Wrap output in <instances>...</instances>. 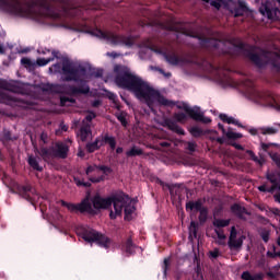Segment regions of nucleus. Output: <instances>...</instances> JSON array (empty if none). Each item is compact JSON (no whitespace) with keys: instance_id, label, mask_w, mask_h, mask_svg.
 <instances>
[{"instance_id":"28","label":"nucleus","mask_w":280,"mask_h":280,"mask_svg":"<svg viewBox=\"0 0 280 280\" xmlns=\"http://www.w3.org/2000/svg\"><path fill=\"white\" fill-rule=\"evenodd\" d=\"M232 213L238 215V218H244V213H246V209L240 205H234L231 207Z\"/></svg>"},{"instance_id":"20","label":"nucleus","mask_w":280,"mask_h":280,"mask_svg":"<svg viewBox=\"0 0 280 280\" xmlns=\"http://www.w3.org/2000/svg\"><path fill=\"white\" fill-rule=\"evenodd\" d=\"M9 12L13 14H18L19 16H30V13L23 11V5L21 3L15 2L10 9Z\"/></svg>"},{"instance_id":"26","label":"nucleus","mask_w":280,"mask_h":280,"mask_svg":"<svg viewBox=\"0 0 280 280\" xmlns=\"http://www.w3.org/2000/svg\"><path fill=\"white\" fill-rule=\"evenodd\" d=\"M262 277L264 276L261 273L253 275L249 271H245L242 273L241 279H243V280H260V279H262Z\"/></svg>"},{"instance_id":"12","label":"nucleus","mask_w":280,"mask_h":280,"mask_svg":"<svg viewBox=\"0 0 280 280\" xmlns=\"http://www.w3.org/2000/svg\"><path fill=\"white\" fill-rule=\"evenodd\" d=\"M62 207H67L68 211H81V213H92L93 212V206H91V201H89V198H85L82 203L73 205L68 203L67 201H61Z\"/></svg>"},{"instance_id":"46","label":"nucleus","mask_w":280,"mask_h":280,"mask_svg":"<svg viewBox=\"0 0 280 280\" xmlns=\"http://www.w3.org/2000/svg\"><path fill=\"white\" fill-rule=\"evenodd\" d=\"M117 119L122 124V126H126V116L124 114L118 115Z\"/></svg>"},{"instance_id":"63","label":"nucleus","mask_w":280,"mask_h":280,"mask_svg":"<svg viewBox=\"0 0 280 280\" xmlns=\"http://www.w3.org/2000/svg\"><path fill=\"white\" fill-rule=\"evenodd\" d=\"M278 245L280 246V237L278 238Z\"/></svg>"},{"instance_id":"25","label":"nucleus","mask_w":280,"mask_h":280,"mask_svg":"<svg viewBox=\"0 0 280 280\" xmlns=\"http://www.w3.org/2000/svg\"><path fill=\"white\" fill-rule=\"evenodd\" d=\"M104 145V141L96 139L94 142L89 143L86 145L88 152H95V150H100Z\"/></svg>"},{"instance_id":"13","label":"nucleus","mask_w":280,"mask_h":280,"mask_svg":"<svg viewBox=\"0 0 280 280\" xmlns=\"http://www.w3.org/2000/svg\"><path fill=\"white\" fill-rule=\"evenodd\" d=\"M272 56V54L270 52H266L261 49H256L255 54H250L249 58L253 62H255V65H257L258 67H261V65H264V62H268V58ZM273 56L277 58V60L280 62V55L278 54H273Z\"/></svg>"},{"instance_id":"59","label":"nucleus","mask_w":280,"mask_h":280,"mask_svg":"<svg viewBox=\"0 0 280 280\" xmlns=\"http://www.w3.org/2000/svg\"><path fill=\"white\" fill-rule=\"evenodd\" d=\"M61 129L65 130V132H67V126H61Z\"/></svg>"},{"instance_id":"4","label":"nucleus","mask_w":280,"mask_h":280,"mask_svg":"<svg viewBox=\"0 0 280 280\" xmlns=\"http://www.w3.org/2000/svg\"><path fill=\"white\" fill-rule=\"evenodd\" d=\"M77 233L79 237H82L84 242L88 244H93L95 242L98 246H103V248H108L110 246V240L108 237L97 233L95 230L81 225L77 229Z\"/></svg>"},{"instance_id":"52","label":"nucleus","mask_w":280,"mask_h":280,"mask_svg":"<svg viewBox=\"0 0 280 280\" xmlns=\"http://www.w3.org/2000/svg\"><path fill=\"white\" fill-rule=\"evenodd\" d=\"M0 54H5V47L0 44Z\"/></svg>"},{"instance_id":"53","label":"nucleus","mask_w":280,"mask_h":280,"mask_svg":"<svg viewBox=\"0 0 280 280\" xmlns=\"http://www.w3.org/2000/svg\"><path fill=\"white\" fill-rule=\"evenodd\" d=\"M275 200H276V202H279V205H280V195H275Z\"/></svg>"},{"instance_id":"16","label":"nucleus","mask_w":280,"mask_h":280,"mask_svg":"<svg viewBox=\"0 0 280 280\" xmlns=\"http://www.w3.org/2000/svg\"><path fill=\"white\" fill-rule=\"evenodd\" d=\"M152 51L162 56L164 58V60H166V62H168V65L176 66L180 62L178 60V57H176L175 55L168 56L167 52H165V50L152 49Z\"/></svg>"},{"instance_id":"8","label":"nucleus","mask_w":280,"mask_h":280,"mask_svg":"<svg viewBox=\"0 0 280 280\" xmlns=\"http://www.w3.org/2000/svg\"><path fill=\"white\" fill-rule=\"evenodd\" d=\"M86 174L91 183H102L105 174H110V170L106 166L90 165L86 168Z\"/></svg>"},{"instance_id":"7","label":"nucleus","mask_w":280,"mask_h":280,"mask_svg":"<svg viewBox=\"0 0 280 280\" xmlns=\"http://www.w3.org/2000/svg\"><path fill=\"white\" fill-rule=\"evenodd\" d=\"M176 106L179 108V110L187 113L191 119H195L196 121H202V124H211V118L205 116L202 110H200V107H189L187 103H177Z\"/></svg>"},{"instance_id":"58","label":"nucleus","mask_w":280,"mask_h":280,"mask_svg":"<svg viewBox=\"0 0 280 280\" xmlns=\"http://www.w3.org/2000/svg\"><path fill=\"white\" fill-rule=\"evenodd\" d=\"M42 139L45 141L47 139V136L45 133H42Z\"/></svg>"},{"instance_id":"57","label":"nucleus","mask_w":280,"mask_h":280,"mask_svg":"<svg viewBox=\"0 0 280 280\" xmlns=\"http://www.w3.org/2000/svg\"><path fill=\"white\" fill-rule=\"evenodd\" d=\"M78 156H84V151H82V150H80L79 152H78Z\"/></svg>"},{"instance_id":"51","label":"nucleus","mask_w":280,"mask_h":280,"mask_svg":"<svg viewBox=\"0 0 280 280\" xmlns=\"http://www.w3.org/2000/svg\"><path fill=\"white\" fill-rule=\"evenodd\" d=\"M107 56H109V58H117V54L115 52H107Z\"/></svg>"},{"instance_id":"47","label":"nucleus","mask_w":280,"mask_h":280,"mask_svg":"<svg viewBox=\"0 0 280 280\" xmlns=\"http://www.w3.org/2000/svg\"><path fill=\"white\" fill-rule=\"evenodd\" d=\"M107 97L109 100H112V102H115L117 100V95H115L114 93H110V92L107 94Z\"/></svg>"},{"instance_id":"10","label":"nucleus","mask_w":280,"mask_h":280,"mask_svg":"<svg viewBox=\"0 0 280 280\" xmlns=\"http://www.w3.org/2000/svg\"><path fill=\"white\" fill-rule=\"evenodd\" d=\"M245 240H246V236H244L242 233L237 232L235 226H232L231 231H230L228 246L231 250H240V248H242Z\"/></svg>"},{"instance_id":"19","label":"nucleus","mask_w":280,"mask_h":280,"mask_svg":"<svg viewBox=\"0 0 280 280\" xmlns=\"http://www.w3.org/2000/svg\"><path fill=\"white\" fill-rule=\"evenodd\" d=\"M67 152H69V147H67L66 143L58 142L56 144V154L59 156V159H66Z\"/></svg>"},{"instance_id":"37","label":"nucleus","mask_w":280,"mask_h":280,"mask_svg":"<svg viewBox=\"0 0 280 280\" xmlns=\"http://www.w3.org/2000/svg\"><path fill=\"white\" fill-rule=\"evenodd\" d=\"M21 65H23V67H25L26 69H32V67H34V62H32V59L30 58H22Z\"/></svg>"},{"instance_id":"9","label":"nucleus","mask_w":280,"mask_h":280,"mask_svg":"<svg viewBox=\"0 0 280 280\" xmlns=\"http://www.w3.org/2000/svg\"><path fill=\"white\" fill-rule=\"evenodd\" d=\"M47 88L55 93H61L63 95H78L80 93H89V85L86 84H83L80 89L69 85H47Z\"/></svg>"},{"instance_id":"44","label":"nucleus","mask_w":280,"mask_h":280,"mask_svg":"<svg viewBox=\"0 0 280 280\" xmlns=\"http://www.w3.org/2000/svg\"><path fill=\"white\" fill-rule=\"evenodd\" d=\"M210 257H212L213 259L220 257V249H213L212 252H210Z\"/></svg>"},{"instance_id":"14","label":"nucleus","mask_w":280,"mask_h":280,"mask_svg":"<svg viewBox=\"0 0 280 280\" xmlns=\"http://www.w3.org/2000/svg\"><path fill=\"white\" fill-rule=\"evenodd\" d=\"M267 178L272 184V187L268 188V186L262 185L258 187L259 191H268L270 194L275 191V189H280V172H273L267 175Z\"/></svg>"},{"instance_id":"29","label":"nucleus","mask_w":280,"mask_h":280,"mask_svg":"<svg viewBox=\"0 0 280 280\" xmlns=\"http://www.w3.org/2000/svg\"><path fill=\"white\" fill-rule=\"evenodd\" d=\"M166 124L170 130H173V132H177V135H185V130L180 128L178 125H176L175 122L167 121Z\"/></svg>"},{"instance_id":"17","label":"nucleus","mask_w":280,"mask_h":280,"mask_svg":"<svg viewBox=\"0 0 280 280\" xmlns=\"http://www.w3.org/2000/svg\"><path fill=\"white\" fill-rule=\"evenodd\" d=\"M250 135H277L278 129L275 127H262L259 129H250Z\"/></svg>"},{"instance_id":"21","label":"nucleus","mask_w":280,"mask_h":280,"mask_svg":"<svg viewBox=\"0 0 280 280\" xmlns=\"http://www.w3.org/2000/svg\"><path fill=\"white\" fill-rule=\"evenodd\" d=\"M214 242L219 244V246H225L226 245V234H224L221 230H215Z\"/></svg>"},{"instance_id":"3","label":"nucleus","mask_w":280,"mask_h":280,"mask_svg":"<svg viewBox=\"0 0 280 280\" xmlns=\"http://www.w3.org/2000/svg\"><path fill=\"white\" fill-rule=\"evenodd\" d=\"M91 207L94 209H108L113 205L114 210H110L109 218L115 220L117 215H121L125 208V220H132V213H135V200L129 197H114L104 198L96 195L91 200Z\"/></svg>"},{"instance_id":"42","label":"nucleus","mask_w":280,"mask_h":280,"mask_svg":"<svg viewBox=\"0 0 280 280\" xmlns=\"http://www.w3.org/2000/svg\"><path fill=\"white\" fill-rule=\"evenodd\" d=\"M75 185H78V187H90L91 183H84L78 178H74Z\"/></svg>"},{"instance_id":"61","label":"nucleus","mask_w":280,"mask_h":280,"mask_svg":"<svg viewBox=\"0 0 280 280\" xmlns=\"http://www.w3.org/2000/svg\"><path fill=\"white\" fill-rule=\"evenodd\" d=\"M217 141H219V143H222V139L218 138Z\"/></svg>"},{"instance_id":"55","label":"nucleus","mask_w":280,"mask_h":280,"mask_svg":"<svg viewBox=\"0 0 280 280\" xmlns=\"http://www.w3.org/2000/svg\"><path fill=\"white\" fill-rule=\"evenodd\" d=\"M116 152H117V154H121V152H124V149L122 148H117Z\"/></svg>"},{"instance_id":"18","label":"nucleus","mask_w":280,"mask_h":280,"mask_svg":"<svg viewBox=\"0 0 280 280\" xmlns=\"http://www.w3.org/2000/svg\"><path fill=\"white\" fill-rule=\"evenodd\" d=\"M219 128L222 130L223 135H225L228 139H242V137H244L242 133L235 132L232 128L228 129L226 131L222 124H219Z\"/></svg>"},{"instance_id":"31","label":"nucleus","mask_w":280,"mask_h":280,"mask_svg":"<svg viewBox=\"0 0 280 280\" xmlns=\"http://www.w3.org/2000/svg\"><path fill=\"white\" fill-rule=\"evenodd\" d=\"M246 152L247 154H249L250 159L254 160V162L258 165H264V163H266V159H264V156L257 158L255 153L250 150H247Z\"/></svg>"},{"instance_id":"38","label":"nucleus","mask_w":280,"mask_h":280,"mask_svg":"<svg viewBox=\"0 0 280 280\" xmlns=\"http://www.w3.org/2000/svg\"><path fill=\"white\" fill-rule=\"evenodd\" d=\"M93 119H95V113L90 112V113L85 116V119L83 120V124L89 127V124H91V121H93Z\"/></svg>"},{"instance_id":"34","label":"nucleus","mask_w":280,"mask_h":280,"mask_svg":"<svg viewBox=\"0 0 280 280\" xmlns=\"http://www.w3.org/2000/svg\"><path fill=\"white\" fill-rule=\"evenodd\" d=\"M104 141H105V143H108V145L112 148V150H115L117 142L115 141L114 137L105 136Z\"/></svg>"},{"instance_id":"43","label":"nucleus","mask_w":280,"mask_h":280,"mask_svg":"<svg viewBox=\"0 0 280 280\" xmlns=\"http://www.w3.org/2000/svg\"><path fill=\"white\" fill-rule=\"evenodd\" d=\"M151 71H160L162 73V75H164L165 78H170L172 75V73L167 72L165 73L163 70L155 68V67H150Z\"/></svg>"},{"instance_id":"56","label":"nucleus","mask_w":280,"mask_h":280,"mask_svg":"<svg viewBox=\"0 0 280 280\" xmlns=\"http://www.w3.org/2000/svg\"><path fill=\"white\" fill-rule=\"evenodd\" d=\"M161 145H162V148H167V145H170V143L168 142H162Z\"/></svg>"},{"instance_id":"5","label":"nucleus","mask_w":280,"mask_h":280,"mask_svg":"<svg viewBox=\"0 0 280 280\" xmlns=\"http://www.w3.org/2000/svg\"><path fill=\"white\" fill-rule=\"evenodd\" d=\"M206 3H209V0H203ZM211 5L220 10L222 7L225 8L234 14V16H244V14H248V7H246L245 2L238 1L235 2L233 0H212Z\"/></svg>"},{"instance_id":"54","label":"nucleus","mask_w":280,"mask_h":280,"mask_svg":"<svg viewBox=\"0 0 280 280\" xmlns=\"http://www.w3.org/2000/svg\"><path fill=\"white\" fill-rule=\"evenodd\" d=\"M262 240H264V242H268V233L262 234Z\"/></svg>"},{"instance_id":"23","label":"nucleus","mask_w":280,"mask_h":280,"mask_svg":"<svg viewBox=\"0 0 280 280\" xmlns=\"http://www.w3.org/2000/svg\"><path fill=\"white\" fill-rule=\"evenodd\" d=\"M220 119H221V121H224L225 124H233L234 126H238V128H242V124H240V120H237L234 117H231L226 114H221Z\"/></svg>"},{"instance_id":"27","label":"nucleus","mask_w":280,"mask_h":280,"mask_svg":"<svg viewBox=\"0 0 280 280\" xmlns=\"http://www.w3.org/2000/svg\"><path fill=\"white\" fill-rule=\"evenodd\" d=\"M231 224V219H214L213 220V226L215 229H224V226H229Z\"/></svg>"},{"instance_id":"32","label":"nucleus","mask_w":280,"mask_h":280,"mask_svg":"<svg viewBox=\"0 0 280 280\" xmlns=\"http://www.w3.org/2000/svg\"><path fill=\"white\" fill-rule=\"evenodd\" d=\"M28 164L31 165V167H33V170H37V172H43V167L38 165V160H36V158L30 156Z\"/></svg>"},{"instance_id":"2","label":"nucleus","mask_w":280,"mask_h":280,"mask_svg":"<svg viewBox=\"0 0 280 280\" xmlns=\"http://www.w3.org/2000/svg\"><path fill=\"white\" fill-rule=\"evenodd\" d=\"M42 54L51 57L37 58L36 65H38V67H46V65H49V62H52V60H56V58L58 60L57 63L52 65L48 69L49 73H60L62 80L66 82H80L82 80H86V68L75 65L67 57H59L58 51L56 50L51 51L49 49H45L42 51Z\"/></svg>"},{"instance_id":"50","label":"nucleus","mask_w":280,"mask_h":280,"mask_svg":"<svg viewBox=\"0 0 280 280\" xmlns=\"http://www.w3.org/2000/svg\"><path fill=\"white\" fill-rule=\"evenodd\" d=\"M271 211H272V213H273L275 215H280V210H279V209L273 208Z\"/></svg>"},{"instance_id":"24","label":"nucleus","mask_w":280,"mask_h":280,"mask_svg":"<svg viewBox=\"0 0 280 280\" xmlns=\"http://www.w3.org/2000/svg\"><path fill=\"white\" fill-rule=\"evenodd\" d=\"M79 139L81 141H86V139H91V128L85 126L80 129V132L78 133Z\"/></svg>"},{"instance_id":"22","label":"nucleus","mask_w":280,"mask_h":280,"mask_svg":"<svg viewBox=\"0 0 280 280\" xmlns=\"http://www.w3.org/2000/svg\"><path fill=\"white\" fill-rule=\"evenodd\" d=\"M202 208V201H189L186 203V211H200Z\"/></svg>"},{"instance_id":"33","label":"nucleus","mask_w":280,"mask_h":280,"mask_svg":"<svg viewBox=\"0 0 280 280\" xmlns=\"http://www.w3.org/2000/svg\"><path fill=\"white\" fill-rule=\"evenodd\" d=\"M140 154H143V151L137 147H132L127 151V156H140Z\"/></svg>"},{"instance_id":"60","label":"nucleus","mask_w":280,"mask_h":280,"mask_svg":"<svg viewBox=\"0 0 280 280\" xmlns=\"http://www.w3.org/2000/svg\"><path fill=\"white\" fill-rule=\"evenodd\" d=\"M97 104H100V103H98V102H94V103H93V106H97Z\"/></svg>"},{"instance_id":"6","label":"nucleus","mask_w":280,"mask_h":280,"mask_svg":"<svg viewBox=\"0 0 280 280\" xmlns=\"http://www.w3.org/2000/svg\"><path fill=\"white\" fill-rule=\"evenodd\" d=\"M90 34L96 38H101V40H106L109 45H126L127 47H131L132 45V38L119 37L118 35L110 32L104 33L96 28L90 32Z\"/></svg>"},{"instance_id":"1","label":"nucleus","mask_w":280,"mask_h":280,"mask_svg":"<svg viewBox=\"0 0 280 280\" xmlns=\"http://www.w3.org/2000/svg\"><path fill=\"white\" fill-rule=\"evenodd\" d=\"M114 80L117 86L131 91V93H133L140 102H144L149 108L153 106H174L172 101L164 98L159 91L152 89L148 82L130 71L128 67L115 66Z\"/></svg>"},{"instance_id":"11","label":"nucleus","mask_w":280,"mask_h":280,"mask_svg":"<svg viewBox=\"0 0 280 280\" xmlns=\"http://www.w3.org/2000/svg\"><path fill=\"white\" fill-rule=\"evenodd\" d=\"M245 97L255 102L256 104H266L268 102V94L259 92L255 86L250 85L245 90Z\"/></svg>"},{"instance_id":"35","label":"nucleus","mask_w":280,"mask_h":280,"mask_svg":"<svg viewBox=\"0 0 280 280\" xmlns=\"http://www.w3.org/2000/svg\"><path fill=\"white\" fill-rule=\"evenodd\" d=\"M174 119H175L176 121H179V124H183L184 121H187V115L184 114V113H176V114L174 115Z\"/></svg>"},{"instance_id":"62","label":"nucleus","mask_w":280,"mask_h":280,"mask_svg":"<svg viewBox=\"0 0 280 280\" xmlns=\"http://www.w3.org/2000/svg\"><path fill=\"white\" fill-rule=\"evenodd\" d=\"M24 191H30V187L24 188Z\"/></svg>"},{"instance_id":"15","label":"nucleus","mask_w":280,"mask_h":280,"mask_svg":"<svg viewBox=\"0 0 280 280\" xmlns=\"http://www.w3.org/2000/svg\"><path fill=\"white\" fill-rule=\"evenodd\" d=\"M259 12L262 16H267V19H270L271 21H277L280 16V11L277 8L271 9L268 2L261 4Z\"/></svg>"},{"instance_id":"48","label":"nucleus","mask_w":280,"mask_h":280,"mask_svg":"<svg viewBox=\"0 0 280 280\" xmlns=\"http://www.w3.org/2000/svg\"><path fill=\"white\" fill-rule=\"evenodd\" d=\"M188 150L194 152L196 150V144L194 142L188 143Z\"/></svg>"},{"instance_id":"49","label":"nucleus","mask_w":280,"mask_h":280,"mask_svg":"<svg viewBox=\"0 0 280 280\" xmlns=\"http://www.w3.org/2000/svg\"><path fill=\"white\" fill-rule=\"evenodd\" d=\"M232 145H233V148H235L236 150H244V147H242V145L238 144V143H233Z\"/></svg>"},{"instance_id":"39","label":"nucleus","mask_w":280,"mask_h":280,"mask_svg":"<svg viewBox=\"0 0 280 280\" xmlns=\"http://www.w3.org/2000/svg\"><path fill=\"white\" fill-rule=\"evenodd\" d=\"M190 133L192 137H200L202 135V130L198 127L190 128Z\"/></svg>"},{"instance_id":"40","label":"nucleus","mask_w":280,"mask_h":280,"mask_svg":"<svg viewBox=\"0 0 280 280\" xmlns=\"http://www.w3.org/2000/svg\"><path fill=\"white\" fill-rule=\"evenodd\" d=\"M199 220L200 222H205V220H207V208H203L201 210H199Z\"/></svg>"},{"instance_id":"45","label":"nucleus","mask_w":280,"mask_h":280,"mask_svg":"<svg viewBox=\"0 0 280 280\" xmlns=\"http://www.w3.org/2000/svg\"><path fill=\"white\" fill-rule=\"evenodd\" d=\"M170 266V258L164 259V277H167V267Z\"/></svg>"},{"instance_id":"41","label":"nucleus","mask_w":280,"mask_h":280,"mask_svg":"<svg viewBox=\"0 0 280 280\" xmlns=\"http://www.w3.org/2000/svg\"><path fill=\"white\" fill-rule=\"evenodd\" d=\"M60 102H61L62 106H67V102H70L71 104H73L74 101H73V98H69L67 96H61Z\"/></svg>"},{"instance_id":"30","label":"nucleus","mask_w":280,"mask_h":280,"mask_svg":"<svg viewBox=\"0 0 280 280\" xmlns=\"http://www.w3.org/2000/svg\"><path fill=\"white\" fill-rule=\"evenodd\" d=\"M137 248L138 247L132 244V238H128L125 245L126 253H128V255H132Z\"/></svg>"},{"instance_id":"36","label":"nucleus","mask_w":280,"mask_h":280,"mask_svg":"<svg viewBox=\"0 0 280 280\" xmlns=\"http://www.w3.org/2000/svg\"><path fill=\"white\" fill-rule=\"evenodd\" d=\"M198 231V224L195 221L190 222V226H189V235L190 237L194 235V237H196V233Z\"/></svg>"}]
</instances>
